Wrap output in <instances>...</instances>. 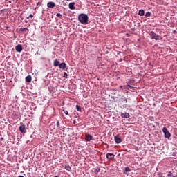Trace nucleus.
I'll return each instance as SVG.
<instances>
[{
    "mask_svg": "<svg viewBox=\"0 0 177 177\" xmlns=\"http://www.w3.org/2000/svg\"><path fill=\"white\" fill-rule=\"evenodd\" d=\"M15 50L17 52H18L19 53H20V52H21L23 50V46H21V44L16 46Z\"/></svg>",
    "mask_w": 177,
    "mask_h": 177,
    "instance_id": "423d86ee",
    "label": "nucleus"
},
{
    "mask_svg": "<svg viewBox=\"0 0 177 177\" xmlns=\"http://www.w3.org/2000/svg\"><path fill=\"white\" fill-rule=\"evenodd\" d=\"M53 66L54 67H59V66H60V62L57 59H55L53 62Z\"/></svg>",
    "mask_w": 177,
    "mask_h": 177,
    "instance_id": "9b49d317",
    "label": "nucleus"
},
{
    "mask_svg": "<svg viewBox=\"0 0 177 177\" xmlns=\"http://www.w3.org/2000/svg\"><path fill=\"white\" fill-rule=\"evenodd\" d=\"M37 6H41V2H38L37 3Z\"/></svg>",
    "mask_w": 177,
    "mask_h": 177,
    "instance_id": "c756f323",
    "label": "nucleus"
},
{
    "mask_svg": "<svg viewBox=\"0 0 177 177\" xmlns=\"http://www.w3.org/2000/svg\"><path fill=\"white\" fill-rule=\"evenodd\" d=\"M59 67L62 70H66L67 71V66L66 65V63H64V62H62V63L59 64Z\"/></svg>",
    "mask_w": 177,
    "mask_h": 177,
    "instance_id": "1a4fd4ad",
    "label": "nucleus"
},
{
    "mask_svg": "<svg viewBox=\"0 0 177 177\" xmlns=\"http://www.w3.org/2000/svg\"><path fill=\"white\" fill-rule=\"evenodd\" d=\"M56 16H57V17H59V19H62V17H63V15H62V14H60V13H57L56 15Z\"/></svg>",
    "mask_w": 177,
    "mask_h": 177,
    "instance_id": "4be33fe9",
    "label": "nucleus"
},
{
    "mask_svg": "<svg viewBox=\"0 0 177 177\" xmlns=\"http://www.w3.org/2000/svg\"><path fill=\"white\" fill-rule=\"evenodd\" d=\"M64 78H67V77H68V75L67 74V73L64 72Z\"/></svg>",
    "mask_w": 177,
    "mask_h": 177,
    "instance_id": "a878e982",
    "label": "nucleus"
},
{
    "mask_svg": "<svg viewBox=\"0 0 177 177\" xmlns=\"http://www.w3.org/2000/svg\"><path fill=\"white\" fill-rule=\"evenodd\" d=\"M83 102H86V100H83Z\"/></svg>",
    "mask_w": 177,
    "mask_h": 177,
    "instance_id": "473e14b6",
    "label": "nucleus"
},
{
    "mask_svg": "<svg viewBox=\"0 0 177 177\" xmlns=\"http://www.w3.org/2000/svg\"><path fill=\"white\" fill-rule=\"evenodd\" d=\"M65 169H66V171H71V167H70L68 165H66Z\"/></svg>",
    "mask_w": 177,
    "mask_h": 177,
    "instance_id": "a211bd4d",
    "label": "nucleus"
},
{
    "mask_svg": "<svg viewBox=\"0 0 177 177\" xmlns=\"http://www.w3.org/2000/svg\"><path fill=\"white\" fill-rule=\"evenodd\" d=\"M129 171H131V169L129 167L124 168V174H127V172H129Z\"/></svg>",
    "mask_w": 177,
    "mask_h": 177,
    "instance_id": "6ab92c4d",
    "label": "nucleus"
},
{
    "mask_svg": "<svg viewBox=\"0 0 177 177\" xmlns=\"http://www.w3.org/2000/svg\"><path fill=\"white\" fill-rule=\"evenodd\" d=\"M28 31H29V30L27 28H19V32H25V34H28Z\"/></svg>",
    "mask_w": 177,
    "mask_h": 177,
    "instance_id": "9d476101",
    "label": "nucleus"
},
{
    "mask_svg": "<svg viewBox=\"0 0 177 177\" xmlns=\"http://www.w3.org/2000/svg\"><path fill=\"white\" fill-rule=\"evenodd\" d=\"M83 96H84V99H86V97H88V95H86L85 94H84Z\"/></svg>",
    "mask_w": 177,
    "mask_h": 177,
    "instance_id": "7c9ffc66",
    "label": "nucleus"
},
{
    "mask_svg": "<svg viewBox=\"0 0 177 177\" xmlns=\"http://www.w3.org/2000/svg\"><path fill=\"white\" fill-rule=\"evenodd\" d=\"M56 1H57V2H58V1H59V0H56Z\"/></svg>",
    "mask_w": 177,
    "mask_h": 177,
    "instance_id": "c9c22d12",
    "label": "nucleus"
},
{
    "mask_svg": "<svg viewBox=\"0 0 177 177\" xmlns=\"http://www.w3.org/2000/svg\"><path fill=\"white\" fill-rule=\"evenodd\" d=\"M18 177H24L23 176H18Z\"/></svg>",
    "mask_w": 177,
    "mask_h": 177,
    "instance_id": "f704fd0d",
    "label": "nucleus"
},
{
    "mask_svg": "<svg viewBox=\"0 0 177 177\" xmlns=\"http://www.w3.org/2000/svg\"><path fill=\"white\" fill-rule=\"evenodd\" d=\"M65 1H67L68 2H70V1H71V0H65Z\"/></svg>",
    "mask_w": 177,
    "mask_h": 177,
    "instance_id": "2f4dec72",
    "label": "nucleus"
},
{
    "mask_svg": "<svg viewBox=\"0 0 177 177\" xmlns=\"http://www.w3.org/2000/svg\"><path fill=\"white\" fill-rule=\"evenodd\" d=\"M162 132L165 135V137L167 139H169V138H171V133H169V131H168V129H167V127H164L162 129Z\"/></svg>",
    "mask_w": 177,
    "mask_h": 177,
    "instance_id": "7ed1b4c3",
    "label": "nucleus"
},
{
    "mask_svg": "<svg viewBox=\"0 0 177 177\" xmlns=\"http://www.w3.org/2000/svg\"><path fill=\"white\" fill-rule=\"evenodd\" d=\"M89 140H93V137L91 135H89Z\"/></svg>",
    "mask_w": 177,
    "mask_h": 177,
    "instance_id": "cd10ccee",
    "label": "nucleus"
},
{
    "mask_svg": "<svg viewBox=\"0 0 177 177\" xmlns=\"http://www.w3.org/2000/svg\"><path fill=\"white\" fill-rule=\"evenodd\" d=\"M19 129L21 133H26V132H27V130H26V126L24 124H21Z\"/></svg>",
    "mask_w": 177,
    "mask_h": 177,
    "instance_id": "39448f33",
    "label": "nucleus"
},
{
    "mask_svg": "<svg viewBox=\"0 0 177 177\" xmlns=\"http://www.w3.org/2000/svg\"><path fill=\"white\" fill-rule=\"evenodd\" d=\"M150 16H151V12H147L145 14V17H150Z\"/></svg>",
    "mask_w": 177,
    "mask_h": 177,
    "instance_id": "412c9836",
    "label": "nucleus"
},
{
    "mask_svg": "<svg viewBox=\"0 0 177 177\" xmlns=\"http://www.w3.org/2000/svg\"><path fill=\"white\" fill-rule=\"evenodd\" d=\"M95 172H100V168L97 167L95 170Z\"/></svg>",
    "mask_w": 177,
    "mask_h": 177,
    "instance_id": "393cba45",
    "label": "nucleus"
},
{
    "mask_svg": "<svg viewBox=\"0 0 177 177\" xmlns=\"http://www.w3.org/2000/svg\"><path fill=\"white\" fill-rule=\"evenodd\" d=\"M1 140H3V138H1Z\"/></svg>",
    "mask_w": 177,
    "mask_h": 177,
    "instance_id": "72a5a7b5",
    "label": "nucleus"
},
{
    "mask_svg": "<svg viewBox=\"0 0 177 177\" xmlns=\"http://www.w3.org/2000/svg\"><path fill=\"white\" fill-rule=\"evenodd\" d=\"M48 8H50V9H53L55 6H56V4L53 1H50L47 3Z\"/></svg>",
    "mask_w": 177,
    "mask_h": 177,
    "instance_id": "0eeeda50",
    "label": "nucleus"
},
{
    "mask_svg": "<svg viewBox=\"0 0 177 177\" xmlns=\"http://www.w3.org/2000/svg\"><path fill=\"white\" fill-rule=\"evenodd\" d=\"M76 110H77V111H80V113L82 111V109H81V106L80 105H76Z\"/></svg>",
    "mask_w": 177,
    "mask_h": 177,
    "instance_id": "f3484780",
    "label": "nucleus"
},
{
    "mask_svg": "<svg viewBox=\"0 0 177 177\" xmlns=\"http://www.w3.org/2000/svg\"><path fill=\"white\" fill-rule=\"evenodd\" d=\"M149 36L151 39H155L156 41H161V39H162V37L157 35L156 32H154V31H150Z\"/></svg>",
    "mask_w": 177,
    "mask_h": 177,
    "instance_id": "f03ea898",
    "label": "nucleus"
},
{
    "mask_svg": "<svg viewBox=\"0 0 177 177\" xmlns=\"http://www.w3.org/2000/svg\"><path fill=\"white\" fill-rule=\"evenodd\" d=\"M115 157V155H114V153H106V158L108 161H114Z\"/></svg>",
    "mask_w": 177,
    "mask_h": 177,
    "instance_id": "20e7f679",
    "label": "nucleus"
},
{
    "mask_svg": "<svg viewBox=\"0 0 177 177\" xmlns=\"http://www.w3.org/2000/svg\"><path fill=\"white\" fill-rule=\"evenodd\" d=\"M54 177H59V176H54Z\"/></svg>",
    "mask_w": 177,
    "mask_h": 177,
    "instance_id": "e433bc0d",
    "label": "nucleus"
},
{
    "mask_svg": "<svg viewBox=\"0 0 177 177\" xmlns=\"http://www.w3.org/2000/svg\"><path fill=\"white\" fill-rule=\"evenodd\" d=\"M78 20L82 24H88V15L86 14H80L78 16Z\"/></svg>",
    "mask_w": 177,
    "mask_h": 177,
    "instance_id": "f257e3e1",
    "label": "nucleus"
},
{
    "mask_svg": "<svg viewBox=\"0 0 177 177\" xmlns=\"http://www.w3.org/2000/svg\"><path fill=\"white\" fill-rule=\"evenodd\" d=\"M26 82H31V81H32L31 75L26 76Z\"/></svg>",
    "mask_w": 177,
    "mask_h": 177,
    "instance_id": "2eb2a0df",
    "label": "nucleus"
},
{
    "mask_svg": "<svg viewBox=\"0 0 177 177\" xmlns=\"http://www.w3.org/2000/svg\"><path fill=\"white\" fill-rule=\"evenodd\" d=\"M57 128H60V122H59V120L57 121Z\"/></svg>",
    "mask_w": 177,
    "mask_h": 177,
    "instance_id": "b1692460",
    "label": "nucleus"
},
{
    "mask_svg": "<svg viewBox=\"0 0 177 177\" xmlns=\"http://www.w3.org/2000/svg\"><path fill=\"white\" fill-rule=\"evenodd\" d=\"M30 17L31 18V19H32V17H34V15H32V14H30L28 17H26V19H30Z\"/></svg>",
    "mask_w": 177,
    "mask_h": 177,
    "instance_id": "5701e85b",
    "label": "nucleus"
},
{
    "mask_svg": "<svg viewBox=\"0 0 177 177\" xmlns=\"http://www.w3.org/2000/svg\"><path fill=\"white\" fill-rule=\"evenodd\" d=\"M86 140H89V134L86 135Z\"/></svg>",
    "mask_w": 177,
    "mask_h": 177,
    "instance_id": "c85d7f7f",
    "label": "nucleus"
},
{
    "mask_svg": "<svg viewBox=\"0 0 177 177\" xmlns=\"http://www.w3.org/2000/svg\"><path fill=\"white\" fill-rule=\"evenodd\" d=\"M114 140L117 144L121 143L122 142V140L120 138V136H115L114 137Z\"/></svg>",
    "mask_w": 177,
    "mask_h": 177,
    "instance_id": "6e6552de",
    "label": "nucleus"
},
{
    "mask_svg": "<svg viewBox=\"0 0 177 177\" xmlns=\"http://www.w3.org/2000/svg\"><path fill=\"white\" fill-rule=\"evenodd\" d=\"M122 118H129L130 115L128 113H121Z\"/></svg>",
    "mask_w": 177,
    "mask_h": 177,
    "instance_id": "ddd939ff",
    "label": "nucleus"
},
{
    "mask_svg": "<svg viewBox=\"0 0 177 177\" xmlns=\"http://www.w3.org/2000/svg\"><path fill=\"white\" fill-rule=\"evenodd\" d=\"M63 111L66 115H68V111H67L66 109H64Z\"/></svg>",
    "mask_w": 177,
    "mask_h": 177,
    "instance_id": "bb28decb",
    "label": "nucleus"
},
{
    "mask_svg": "<svg viewBox=\"0 0 177 177\" xmlns=\"http://www.w3.org/2000/svg\"><path fill=\"white\" fill-rule=\"evenodd\" d=\"M167 177H176V176H174L171 171H169L167 174Z\"/></svg>",
    "mask_w": 177,
    "mask_h": 177,
    "instance_id": "aec40b11",
    "label": "nucleus"
},
{
    "mask_svg": "<svg viewBox=\"0 0 177 177\" xmlns=\"http://www.w3.org/2000/svg\"><path fill=\"white\" fill-rule=\"evenodd\" d=\"M74 5H75V3H70L68 5L69 9H71V10H74V9H75V6H74Z\"/></svg>",
    "mask_w": 177,
    "mask_h": 177,
    "instance_id": "f8f14e48",
    "label": "nucleus"
},
{
    "mask_svg": "<svg viewBox=\"0 0 177 177\" xmlns=\"http://www.w3.org/2000/svg\"><path fill=\"white\" fill-rule=\"evenodd\" d=\"M125 89H128L129 91H133V86L127 84L126 86H124Z\"/></svg>",
    "mask_w": 177,
    "mask_h": 177,
    "instance_id": "4468645a",
    "label": "nucleus"
},
{
    "mask_svg": "<svg viewBox=\"0 0 177 177\" xmlns=\"http://www.w3.org/2000/svg\"><path fill=\"white\" fill-rule=\"evenodd\" d=\"M120 88H122V86H120Z\"/></svg>",
    "mask_w": 177,
    "mask_h": 177,
    "instance_id": "4c0bfd02",
    "label": "nucleus"
},
{
    "mask_svg": "<svg viewBox=\"0 0 177 177\" xmlns=\"http://www.w3.org/2000/svg\"><path fill=\"white\" fill-rule=\"evenodd\" d=\"M138 15L140 16H145V10H140L138 12Z\"/></svg>",
    "mask_w": 177,
    "mask_h": 177,
    "instance_id": "dca6fc26",
    "label": "nucleus"
}]
</instances>
